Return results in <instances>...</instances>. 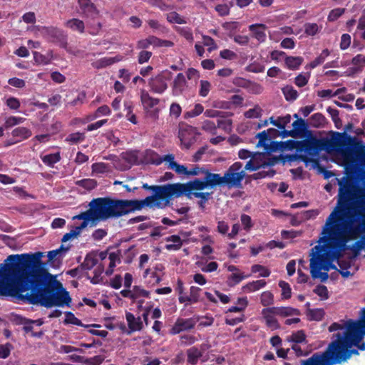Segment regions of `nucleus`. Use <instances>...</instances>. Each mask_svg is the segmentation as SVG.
<instances>
[{"label": "nucleus", "instance_id": "1", "mask_svg": "<svg viewBox=\"0 0 365 365\" xmlns=\"http://www.w3.org/2000/svg\"><path fill=\"white\" fill-rule=\"evenodd\" d=\"M42 257L41 252L9 256L0 270V295L46 308L70 307L69 292L43 267Z\"/></svg>", "mask_w": 365, "mask_h": 365}, {"label": "nucleus", "instance_id": "2", "mask_svg": "<svg viewBox=\"0 0 365 365\" xmlns=\"http://www.w3.org/2000/svg\"><path fill=\"white\" fill-rule=\"evenodd\" d=\"M339 200L336 207L326 220L335 244L343 247L347 241L357 240L365 233V200H354V186L351 181L339 180Z\"/></svg>", "mask_w": 365, "mask_h": 365}, {"label": "nucleus", "instance_id": "3", "mask_svg": "<svg viewBox=\"0 0 365 365\" xmlns=\"http://www.w3.org/2000/svg\"><path fill=\"white\" fill-rule=\"evenodd\" d=\"M339 200L336 207L326 220L335 244L343 247L347 241L357 240L365 233V200H354V186L351 181L339 180Z\"/></svg>", "mask_w": 365, "mask_h": 365}, {"label": "nucleus", "instance_id": "4", "mask_svg": "<svg viewBox=\"0 0 365 365\" xmlns=\"http://www.w3.org/2000/svg\"><path fill=\"white\" fill-rule=\"evenodd\" d=\"M329 331H341L333 334L334 339L325 351L316 352L315 354L324 355L326 353L327 359L334 362L331 365L347 361L352 355H358L359 351L352 347L356 346L361 351L365 350V342H361L365 336V307L361 310L359 319L354 321L350 319L342 324L332 323Z\"/></svg>", "mask_w": 365, "mask_h": 365}, {"label": "nucleus", "instance_id": "5", "mask_svg": "<svg viewBox=\"0 0 365 365\" xmlns=\"http://www.w3.org/2000/svg\"><path fill=\"white\" fill-rule=\"evenodd\" d=\"M96 221L118 218L132 212L128 200H115L110 197H100L92 201Z\"/></svg>", "mask_w": 365, "mask_h": 365}, {"label": "nucleus", "instance_id": "6", "mask_svg": "<svg viewBox=\"0 0 365 365\" xmlns=\"http://www.w3.org/2000/svg\"><path fill=\"white\" fill-rule=\"evenodd\" d=\"M143 188L152 190L153 195L145 197L144 200H128L131 212L140 210L147 206L148 207H161V203L158 200H165L167 205L169 200L173 197V184L163 185H148L143 184Z\"/></svg>", "mask_w": 365, "mask_h": 365}, {"label": "nucleus", "instance_id": "7", "mask_svg": "<svg viewBox=\"0 0 365 365\" xmlns=\"http://www.w3.org/2000/svg\"><path fill=\"white\" fill-rule=\"evenodd\" d=\"M324 237L325 241L323 245H317L311 250L309 265L317 267L318 269L328 272L330 269H336V267L331 264V261L329 258V254L331 257H333L327 245L326 235H324Z\"/></svg>", "mask_w": 365, "mask_h": 365}, {"label": "nucleus", "instance_id": "8", "mask_svg": "<svg viewBox=\"0 0 365 365\" xmlns=\"http://www.w3.org/2000/svg\"><path fill=\"white\" fill-rule=\"evenodd\" d=\"M323 234L327 236V245L331 252L333 258L339 259V257L342 256L343 252L346 250L352 251L354 257H357L362 250L360 240L356 241L351 245H347L349 242L347 241L343 247H341L335 244L336 241L331 236L328 227H324Z\"/></svg>", "mask_w": 365, "mask_h": 365}, {"label": "nucleus", "instance_id": "9", "mask_svg": "<svg viewBox=\"0 0 365 365\" xmlns=\"http://www.w3.org/2000/svg\"><path fill=\"white\" fill-rule=\"evenodd\" d=\"M242 168L241 162H235L230 165L223 175L225 185L228 187H242V181L245 177Z\"/></svg>", "mask_w": 365, "mask_h": 365}, {"label": "nucleus", "instance_id": "10", "mask_svg": "<svg viewBox=\"0 0 365 365\" xmlns=\"http://www.w3.org/2000/svg\"><path fill=\"white\" fill-rule=\"evenodd\" d=\"M206 180L195 178L193 180L188 181L185 184L175 183L173 184V197H180L185 195L190 199L192 197V190H201L205 189Z\"/></svg>", "mask_w": 365, "mask_h": 365}, {"label": "nucleus", "instance_id": "11", "mask_svg": "<svg viewBox=\"0 0 365 365\" xmlns=\"http://www.w3.org/2000/svg\"><path fill=\"white\" fill-rule=\"evenodd\" d=\"M199 135L200 133L197 128L185 123L179 124L178 137L186 148H189L195 144Z\"/></svg>", "mask_w": 365, "mask_h": 365}, {"label": "nucleus", "instance_id": "12", "mask_svg": "<svg viewBox=\"0 0 365 365\" xmlns=\"http://www.w3.org/2000/svg\"><path fill=\"white\" fill-rule=\"evenodd\" d=\"M171 72L163 71L151 78L148 84L152 91L155 93L162 94L168 88V81L171 78Z\"/></svg>", "mask_w": 365, "mask_h": 365}, {"label": "nucleus", "instance_id": "13", "mask_svg": "<svg viewBox=\"0 0 365 365\" xmlns=\"http://www.w3.org/2000/svg\"><path fill=\"white\" fill-rule=\"evenodd\" d=\"M328 141L324 139L311 138L301 141L299 150L304 151L310 155H314L324 150L328 145Z\"/></svg>", "mask_w": 365, "mask_h": 365}, {"label": "nucleus", "instance_id": "14", "mask_svg": "<svg viewBox=\"0 0 365 365\" xmlns=\"http://www.w3.org/2000/svg\"><path fill=\"white\" fill-rule=\"evenodd\" d=\"M199 319L200 316L190 318L179 317L176 319L175 323L170 328V334H177L182 331H190L195 327Z\"/></svg>", "mask_w": 365, "mask_h": 365}, {"label": "nucleus", "instance_id": "15", "mask_svg": "<svg viewBox=\"0 0 365 365\" xmlns=\"http://www.w3.org/2000/svg\"><path fill=\"white\" fill-rule=\"evenodd\" d=\"M42 34L50 41L58 43L63 47L66 45V36L63 31L56 26H43Z\"/></svg>", "mask_w": 365, "mask_h": 365}, {"label": "nucleus", "instance_id": "16", "mask_svg": "<svg viewBox=\"0 0 365 365\" xmlns=\"http://www.w3.org/2000/svg\"><path fill=\"white\" fill-rule=\"evenodd\" d=\"M150 46L153 47H172L174 43L169 40H163L155 37V36H149L146 38L138 40L136 48L138 49L145 50Z\"/></svg>", "mask_w": 365, "mask_h": 365}, {"label": "nucleus", "instance_id": "17", "mask_svg": "<svg viewBox=\"0 0 365 365\" xmlns=\"http://www.w3.org/2000/svg\"><path fill=\"white\" fill-rule=\"evenodd\" d=\"M345 170L347 178L355 180L365 176V170L361 167L360 163L354 159H350L345 163Z\"/></svg>", "mask_w": 365, "mask_h": 365}, {"label": "nucleus", "instance_id": "18", "mask_svg": "<svg viewBox=\"0 0 365 365\" xmlns=\"http://www.w3.org/2000/svg\"><path fill=\"white\" fill-rule=\"evenodd\" d=\"M81 14L85 17L95 19L99 15V10L91 0H78Z\"/></svg>", "mask_w": 365, "mask_h": 365}, {"label": "nucleus", "instance_id": "19", "mask_svg": "<svg viewBox=\"0 0 365 365\" xmlns=\"http://www.w3.org/2000/svg\"><path fill=\"white\" fill-rule=\"evenodd\" d=\"M172 93L175 96H179L183 94L188 88L187 81L182 73L177 74L172 83Z\"/></svg>", "mask_w": 365, "mask_h": 365}, {"label": "nucleus", "instance_id": "20", "mask_svg": "<svg viewBox=\"0 0 365 365\" xmlns=\"http://www.w3.org/2000/svg\"><path fill=\"white\" fill-rule=\"evenodd\" d=\"M272 309L273 307L264 308L262 310V314L265 319L266 325L271 328L272 330H277V329L280 328V324L274 317V315H276L275 310Z\"/></svg>", "mask_w": 365, "mask_h": 365}, {"label": "nucleus", "instance_id": "21", "mask_svg": "<svg viewBox=\"0 0 365 365\" xmlns=\"http://www.w3.org/2000/svg\"><path fill=\"white\" fill-rule=\"evenodd\" d=\"M202 291L199 287L191 286L190 290V295H181L179 297L178 300L180 303H185V305L192 304V303H197L200 301V293Z\"/></svg>", "mask_w": 365, "mask_h": 365}, {"label": "nucleus", "instance_id": "22", "mask_svg": "<svg viewBox=\"0 0 365 365\" xmlns=\"http://www.w3.org/2000/svg\"><path fill=\"white\" fill-rule=\"evenodd\" d=\"M266 29L267 26L264 24H254L249 26V29L252 34V37L260 43L266 41Z\"/></svg>", "mask_w": 365, "mask_h": 365}, {"label": "nucleus", "instance_id": "23", "mask_svg": "<svg viewBox=\"0 0 365 365\" xmlns=\"http://www.w3.org/2000/svg\"><path fill=\"white\" fill-rule=\"evenodd\" d=\"M205 184L206 187H215L225 185L223 176L220 174H213L208 170H205Z\"/></svg>", "mask_w": 365, "mask_h": 365}, {"label": "nucleus", "instance_id": "24", "mask_svg": "<svg viewBox=\"0 0 365 365\" xmlns=\"http://www.w3.org/2000/svg\"><path fill=\"white\" fill-rule=\"evenodd\" d=\"M333 363L327 359V354L324 355L313 354L309 359L302 361L301 365H331Z\"/></svg>", "mask_w": 365, "mask_h": 365}, {"label": "nucleus", "instance_id": "25", "mask_svg": "<svg viewBox=\"0 0 365 365\" xmlns=\"http://www.w3.org/2000/svg\"><path fill=\"white\" fill-rule=\"evenodd\" d=\"M187 362L191 365H197L199 359L202 356L203 351L197 346H192L187 349Z\"/></svg>", "mask_w": 365, "mask_h": 365}, {"label": "nucleus", "instance_id": "26", "mask_svg": "<svg viewBox=\"0 0 365 365\" xmlns=\"http://www.w3.org/2000/svg\"><path fill=\"white\" fill-rule=\"evenodd\" d=\"M125 319L128 327L132 331H140L143 328V322L140 317L136 318L132 313L126 312Z\"/></svg>", "mask_w": 365, "mask_h": 365}, {"label": "nucleus", "instance_id": "27", "mask_svg": "<svg viewBox=\"0 0 365 365\" xmlns=\"http://www.w3.org/2000/svg\"><path fill=\"white\" fill-rule=\"evenodd\" d=\"M140 100L145 108H152L160 103L158 98L150 96L145 90L141 91Z\"/></svg>", "mask_w": 365, "mask_h": 365}, {"label": "nucleus", "instance_id": "28", "mask_svg": "<svg viewBox=\"0 0 365 365\" xmlns=\"http://www.w3.org/2000/svg\"><path fill=\"white\" fill-rule=\"evenodd\" d=\"M165 241L173 242V244L165 245V249L168 251L179 250L183 245L181 237L176 235H173L167 237L165 238Z\"/></svg>", "mask_w": 365, "mask_h": 365}, {"label": "nucleus", "instance_id": "29", "mask_svg": "<svg viewBox=\"0 0 365 365\" xmlns=\"http://www.w3.org/2000/svg\"><path fill=\"white\" fill-rule=\"evenodd\" d=\"M89 209L87 210L85 212H81L78 215L73 217V219H78V220H83V222H86V227L88 225V221L95 222V214H94V209L93 207L92 202H90L89 204Z\"/></svg>", "mask_w": 365, "mask_h": 365}, {"label": "nucleus", "instance_id": "30", "mask_svg": "<svg viewBox=\"0 0 365 365\" xmlns=\"http://www.w3.org/2000/svg\"><path fill=\"white\" fill-rule=\"evenodd\" d=\"M64 25L68 27L71 31H78L82 34L85 31V24L78 18H72L65 22Z\"/></svg>", "mask_w": 365, "mask_h": 365}, {"label": "nucleus", "instance_id": "31", "mask_svg": "<svg viewBox=\"0 0 365 365\" xmlns=\"http://www.w3.org/2000/svg\"><path fill=\"white\" fill-rule=\"evenodd\" d=\"M292 126L296 137L304 135L308 128V124L302 118L294 120Z\"/></svg>", "mask_w": 365, "mask_h": 365}, {"label": "nucleus", "instance_id": "32", "mask_svg": "<svg viewBox=\"0 0 365 365\" xmlns=\"http://www.w3.org/2000/svg\"><path fill=\"white\" fill-rule=\"evenodd\" d=\"M12 135L14 138H17L18 139L16 141L19 142L31 137L32 135V132L27 128L19 127L13 130Z\"/></svg>", "mask_w": 365, "mask_h": 365}, {"label": "nucleus", "instance_id": "33", "mask_svg": "<svg viewBox=\"0 0 365 365\" xmlns=\"http://www.w3.org/2000/svg\"><path fill=\"white\" fill-rule=\"evenodd\" d=\"M338 135L340 137L344 138L346 139L347 143L351 146H359V150L356 151L357 156H364L365 154V146L359 145V143L357 142L356 139L354 137H351L350 135H347L345 132L344 133H338Z\"/></svg>", "mask_w": 365, "mask_h": 365}, {"label": "nucleus", "instance_id": "34", "mask_svg": "<svg viewBox=\"0 0 365 365\" xmlns=\"http://www.w3.org/2000/svg\"><path fill=\"white\" fill-rule=\"evenodd\" d=\"M98 262L95 253L89 252L86 255L84 261L80 264L81 269L89 270L93 268Z\"/></svg>", "mask_w": 365, "mask_h": 365}, {"label": "nucleus", "instance_id": "35", "mask_svg": "<svg viewBox=\"0 0 365 365\" xmlns=\"http://www.w3.org/2000/svg\"><path fill=\"white\" fill-rule=\"evenodd\" d=\"M275 310V314L282 317H288L293 315H299L300 311L298 309L287 307H272Z\"/></svg>", "mask_w": 365, "mask_h": 365}, {"label": "nucleus", "instance_id": "36", "mask_svg": "<svg viewBox=\"0 0 365 365\" xmlns=\"http://www.w3.org/2000/svg\"><path fill=\"white\" fill-rule=\"evenodd\" d=\"M303 63V57L286 56L285 64L289 70H297Z\"/></svg>", "mask_w": 365, "mask_h": 365}, {"label": "nucleus", "instance_id": "37", "mask_svg": "<svg viewBox=\"0 0 365 365\" xmlns=\"http://www.w3.org/2000/svg\"><path fill=\"white\" fill-rule=\"evenodd\" d=\"M265 280H257L249 282L242 287V289L246 292H253L262 289L266 285Z\"/></svg>", "mask_w": 365, "mask_h": 365}, {"label": "nucleus", "instance_id": "38", "mask_svg": "<svg viewBox=\"0 0 365 365\" xmlns=\"http://www.w3.org/2000/svg\"><path fill=\"white\" fill-rule=\"evenodd\" d=\"M170 163L168 165L169 168L175 170L178 175H184L187 176V168L184 165H180L174 160V155H169Z\"/></svg>", "mask_w": 365, "mask_h": 365}, {"label": "nucleus", "instance_id": "39", "mask_svg": "<svg viewBox=\"0 0 365 365\" xmlns=\"http://www.w3.org/2000/svg\"><path fill=\"white\" fill-rule=\"evenodd\" d=\"M86 139V135L83 132H75L71 133V134L68 135L66 138L65 141H67L68 143L71 145H76L81 143V142L83 141Z\"/></svg>", "mask_w": 365, "mask_h": 365}, {"label": "nucleus", "instance_id": "40", "mask_svg": "<svg viewBox=\"0 0 365 365\" xmlns=\"http://www.w3.org/2000/svg\"><path fill=\"white\" fill-rule=\"evenodd\" d=\"M330 55V51L327 48H324L320 54L316 57L313 60V61L309 63V68L311 69H314V68H316L317 66L321 65L324 63L325 59L327 57H328Z\"/></svg>", "mask_w": 365, "mask_h": 365}, {"label": "nucleus", "instance_id": "41", "mask_svg": "<svg viewBox=\"0 0 365 365\" xmlns=\"http://www.w3.org/2000/svg\"><path fill=\"white\" fill-rule=\"evenodd\" d=\"M282 91L286 100L289 102H293L299 96L297 91L292 86H287L282 88Z\"/></svg>", "mask_w": 365, "mask_h": 365}, {"label": "nucleus", "instance_id": "42", "mask_svg": "<svg viewBox=\"0 0 365 365\" xmlns=\"http://www.w3.org/2000/svg\"><path fill=\"white\" fill-rule=\"evenodd\" d=\"M61 160L59 153H51L45 155L42 157V161L44 164L53 168L54 164Z\"/></svg>", "mask_w": 365, "mask_h": 365}, {"label": "nucleus", "instance_id": "43", "mask_svg": "<svg viewBox=\"0 0 365 365\" xmlns=\"http://www.w3.org/2000/svg\"><path fill=\"white\" fill-rule=\"evenodd\" d=\"M175 29L181 36L190 42L193 41L192 29L189 26H175Z\"/></svg>", "mask_w": 365, "mask_h": 365}, {"label": "nucleus", "instance_id": "44", "mask_svg": "<svg viewBox=\"0 0 365 365\" xmlns=\"http://www.w3.org/2000/svg\"><path fill=\"white\" fill-rule=\"evenodd\" d=\"M203 112H204V106L200 103H197V104L195 105L192 110L184 113L183 118L185 119L195 118V116L199 115L200 114L202 113Z\"/></svg>", "mask_w": 365, "mask_h": 365}, {"label": "nucleus", "instance_id": "45", "mask_svg": "<svg viewBox=\"0 0 365 365\" xmlns=\"http://www.w3.org/2000/svg\"><path fill=\"white\" fill-rule=\"evenodd\" d=\"M279 144L282 149H287V150H292V149L294 148H297L299 150V148L301 147V141L295 140L293 139L287 140L286 141H281Z\"/></svg>", "mask_w": 365, "mask_h": 365}, {"label": "nucleus", "instance_id": "46", "mask_svg": "<svg viewBox=\"0 0 365 365\" xmlns=\"http://www.w3.org/2000/svg\"><path fill=\"white\" fill-rule=\"evenodd\" d=\"M325 118L321 113H316L311 115L310 123L314 128H319L324 125Z\"/></svg>", "mask_w": 365, "mask_h": 365}, {"label": "nucleus", "instance_id": "47", "mask_svg": "<svg viewBox=\"0 0 365 365\" xmlns=\"http://www.w3.org/2000/svg\"><path fill=\"white\" fill-rule=\"evenodd\" d=\"M133 108L132 102H124V110L126 112L125 115L128 120L133 124H136L138 121L136 115L133 113Z\"/></svg>", "mask_w": 365, "mask_h": 365}, {"label": "nucleus", "instance_id": "48", "mask_svg": "<svg viewBox=\"0 0 365 365\" xmlns=\"http://www.w3.org/2000/svg\"><path fill=\"white\" fill-rule=\"evenodd\" d=\"M76 185L90 190L97 186V181L95 179L85 178L76 181Z\"/></svg>", "mask_w": 365, "mask_h": 365}, {"label": "nucleus", "instance_id": "49", "mask_svg": "<svg viewBox=\"0 0 365 365\" xmlns=\"http://www.w3.org/2000/svg\"><path fill=\"white\" fill-rule=\"evenodd\" d=\"M252 273H257L259 272V277H267L271 274V271L264 266L259 264H254L251 267Z\"/></svg>", "mask_w": 365, "mask_h": 365}, {"label": "nucleus", "instance_id": "50", "mask_svg": "<svg viewBox=\"0 0 365 365\" xmlns=\"http://www.w3.org/2000/svg\"><path fill=\"white\" fill-rule=\"evenodd\" d=\"M279 285L282 290V299H290L292 296V289L290 285L284 281H279Z\"/></svg>", "mask_w": 365, "mask_h": 365}, {"label": "nucleus", "instance_id": "51", "mask_svg": "<svg viewBox=\"0 0 365 365\" xmlns=\"http://www.w3.org/2000/svg\"><path fill=\"white\" fill-rule=\"evenodd\" d=\"M260 302L261 304L265 307L272 305L274 302L273 293L269 291L262 292L260 297Z\"/></svg>", "mask_w": 365, "mask_h": 365}, {"label": "nucleus", "instance_id": "52", "mask_svg": "<svg viewBox=\"0 0 365 365\" xmlns=\"http://www.w3.org/2000/svg\"><path fill=\"white\" fill-rule=\"evenodd\" d=\"M133 300H137L140 297L148 298L150 292L144 289L140 288V286H134L132 289Z\"/></svg>", "mask_w": 365, "mask_h": 365}, {"label": "nucleus", "instance_id": "53", "mask_svg": "<svg viewBox=\"0 0 365 365\" xmlns=\"http://www.w3.org/2000/svg\"><path fill=\"white\" fill-rule=\"evenodd\" d=\"M167 20L169 23L171 24H183L187 23L182 16L175 11L168 13L167 14Z\"/></svg>", "mask_w": 365, "mask_h": 365}, {"label": "nucleus", "instance_id": "54", "mask_svg": "<svg viewBox=\"0 0 365 365\" xmlns=\"http://www.w3.org/2000/svg\"><path fill=\"white\" fill-rule=\"evenodd\" d=\"M310 267V274L313 278H320L321 282H324L327 280L329 275L327 272H321L322 269H318L317 267H314L313 266L309 265Z\"/></svg>", "mask_w": 365, "mask_h": 365}, {"label": "nucleus", "instance_id": "55", "mask_svg": "<svg viewBox=\"0 0 365 365\" xmlns=\"http://www.w3.org/2000/svg\"><path fill=\"white\" fill-rule=\"evenodd\" d=\"M118 59L116 57H104L98 60L95 63V67L103 68L108 66L112 65L115 62H118Z\"/></svg>", "mask_w": 365, "mask_h": 365}, {"label": "nucleus", "instance_id": "56", "mask_svg": "<svg viewBox=\"0 0 365 365\" xmlns=\"http://www.w3.org/2000/svg\"><path fill=\"white\" fill-rule=\"evenodd\" d=\"M346 9L336 8L330 11L327 19L329 22H334L339 19V18L345 13Z\"/></svg>", "mask_w": 365, "mask_h": 365}, {"label": "nucleus", "instance_id": "57", "mask_svg": "<svg viewBox=\"0 0 365 365\" xmlns=\"http://www.w3.org/2000/svg\"><path fill=\"white\" fill-rule=\"evenodd\" d=\"M202 38L203 46L207 47L209 52H212L217 48V46L212 37L203 34Z\"/></svg>", "mask_w": 365, "mask_h": 365}, {"label": "nucleus", "instance_id": "58", "mask_svg": "<svg viewBox=\"0 0 365 365\" xmlns=\"http://www.w3.org/2000/svg\"><path fill=\"white\" fill-rule=\"evenodd\" d=\"M103 271V267L102 266H98L94 270V276L91 277L88 276V278L90 279L91 282L93 284L101 283L103 281L102 273Z\"/></svg>", "mask_w": 365, "mask_h": 365}, {"label": "nucleus", "instance_id": "59", "mask_svg": "<svg viewBox=\"0 0 365 365\" xmlns=\"http://www.w3.org/2000/svg\"><path fill=\"white\" fill-rule=\"evenodd\" d=\"M304 31L309 36H314L319 31V27L316 23H306L304 25Z\"/></svg>", "mask_w": 365, "mask_h": 365}, {"label": "nucleus", "instance_id": "60", "mask_svg": "<svg viewBox=\"0 0 365 365\" xmlns=\"http://www.w3.org/2000/svg\"><path fill=\"white\" fill-rule=\"evenodd\" d=\"M66 318L64 319V324H71L74 325L85 327V324L81 321L80 319L75 317L72 312H66Z\"/></svg>", "mask_w": 365, "mask_h": 365}, {"label": "nucleus", "instance_id": "61", "mask_svg": "<svg viewBox=\"0 0 365 365\" xmlns=\"http://www.w3.org/2000/svg\"><path fill=\"white\" fill-rule=\"evenodd\" d=\"M92 171L95 173H104L109 170V164L100 162L94 163L91 165Z\"/></svg>", "mask_w": 365, "mask_h": 365}, {"label": "nucleus", "instance_id": "62", "mask_svg": "<svg viewBox=\"0 0 365 365\" xmlns=\"http://www.w3.org/2000/svg\"><path fill=\"white\" fill-rule=\"evenodd\" d=\"M211 83L208 81L201 80L200 81V89L198 94L200 96L206 97L210 91Z\"/></svg>", "mask_w": 365, "mask_h": 365}, {"label": "nucleus", "instance_id": "63", "mask_svg": "<svg viewBox=\"0 0 365 365\" xmlns=\"http://www.w3.org/2000/svg\"><path fill=\"white\" fill-rule=\"evenodd\" d=\"M69 250V247H64V245H61L58 249L49 251L48 252V261L51 262H54L58 255L61 254L62 252H67Z\"/></svg>", "mask_w": 365, "mask_h": 365}, {"label": "nucleus", "instance_id": "64", "mask_svg": "<svg viewBox=\"0 0 365 365\" xmlns=\"http://www.w3.org/2000/svg\"><path fill=\"white\" fill-rule=\"evenodd\" d=\"M314 292L319 296L322 300L327 299L329 298L328 289L324 284L317 285L314 289Z\"/></svg>", "mask_w": 365, "mask_h": 365}]
</instances>
